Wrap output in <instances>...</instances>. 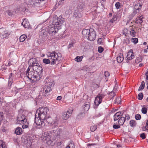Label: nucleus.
I'll list each match as a JSON object with an SVG mask.
<instances>
[{"label":"nucleus","mask_w":148,"mask_h":148,"mask_svg":"<svg viewBox=\"0 0 148 148\" xmlns=\"http://www.w3.org/2000/svg\"><path fill=\"white\" fill-rule=\"evenodd\" d=\"M64 22V19L61 16L57 18H53V25L48 27L47 31L51 35H54L60 29V26Z\"/></svg>","instance_id":"f257e3e1"},{"label":"nucleus","mask_w":148,"mask_h":148,"mask_svg":"<svg viewBox=\"0 0 148 148\" xmlns=\"http://www.w3.org/2000/svg\"><path fill=\"white\" fill-rule=\"evenodd\" d=\"M47 58L51 60H50V64L51 65L56 64L57 62L61 60V54L58 53H56L55 51L53 52H48L47 54Z\"/></svg>","instance_id":"f03ea898"},{"label":"nucleus","mask_w":148,"mask_h":148,"mask_svg":"<svg viewBox=\"0 0 148 148\" xmlns=\"http://www.w3.org/2000/svg\"><path fill=\"white\" fill-rule=\"evenodd\" d=\"M84 4L82 2L77 3V6L75 7L73 13V16L77 19L81 18L82 16V11L84 8Z\"/></svg>","instance_id":"7ed1b4c3"},{"label":"nucleus","mask_w":148,"mask_h":148,"mask_svg":"<svg viewBox=\"0 0 148 148\" xmlns=\"http://www.w3.org/2000/svg\"><path fill=\"white\" fill-rule=\"evenodd\" d=\"M82 33L84 38H86L90 41H93L95 39V32L92 29H84L82 31Z\"/></svg>","instance_id":"20e7f679"},{"label":"nucleus","mask_w":148,"mask_h":148,"mask_svg":"<svg viewBox=\"0 0 148 148\" xmlns=\"http://www.w3.org/2000/svg\"><path fill=\"white\" fill-rule=\"evenodd\" d=\"M26 75L29 79L35 82L39 80L40 78V75L36 74L34 71H30L29 67L26 71Z\"/></svg>","instance_id":"39448f33"},{"label":"nucleus","mask_w":148,"mask_h":148,"mask_svg":"<svg viewBox=\"0 0 148 148\" xmlns=\"http://www.w3.org/2000/svg\"><path fill=\"white\" fill-rule=\"evenodd\" d=\"M18 114L16 119V123L17 124L22 125L27 123V120L26 116L24 115V110L20 109L18 110Z\"/></svg>","instance_id":"423d86ee"},{"label":"nucleus","mask_w":148,"mask_h":148,"mask_svg":"<svg viewBox=\"0 0 148 148\" xmlns=\"http://www.w3.org/2000/svg\"><path fill=\"white\" fill-rule=\"evenodd\" d=\"M62 131V129L59 128H58L57 129H56L51 131V133L55 138L54 140H56V139H58L60 138L61 136Z\"/></svg>","instance_id":"0eeeda50"},{"label":"nucleus","mask_w":148,"mask_h":148,"mask_svg":"<svg viewBox=\"0 0 148 148\" xmlns=\"http://www.w3.org/2000/svg\"><path fill=\"white\" fill-rule=\"evenodd\" d=\"M37 116H35V123L36 125H41L42 126H44L45 123V121L48 122V121L50 120V119H48L46 120H42L40 119H39Z\"/></svg>","instance_id":"6e6552de"},{"label":"nucleus","mask_w":148,"mask_h":148,"mask_svg":"<svg viewBox=\"0 0 148 148\" xmlns=\"http://www.w3.org/2000/svg\"><path fill=\"white\" fill-rule=\"evenodd\" d=\"M73 110L72 108H69L67 111L64 112L63 115V119L65 120L68 119L71 116Z\"/></svg>","instance_id":"1a4fd4ad"},{"label":"nucleus","mask_w":148,"mask_h":148,"mask_svg":"<svg viewBox=\"0 0 148 148\" xmlns=\"http://www.w3.org/2000/svg\"><path fill=\"white\" fill-rule=\"evenodd\" d=\"M104 97V95L102 94L101 95L99 94L95 98L94 103L96 106L97 107L101 103L102 99Z\"/></svg>","instance_id":"9d476101"},{"label":"nucleus","mask_w":148,"mask_h":148,"mask_svg":"<svg viewBox=\"0 0 148 148\" xmlns=\"http://www.w3.org/2000/svg\"><path fill=\"white\" fill-rule=\"evenodd\" d=\"M27 3L32 6L38 7L39 6V2L38 0H29Z\"/></svg>","instance_id":"9b49d317"},{"label":"nucleus","mask_w":148,"mask_h":148,"mask_svg":"<svg viewBox=\"0 0 148 148\" xmlns=\"http://www.w3.org/2000/svg\"><path fill=\"white\" fill-rule=\"evenodd\" d=\"M48 111V109L47 107L39 108L36 111V114L39 113V114H47V112Z\"/></svg>","instance_id":"f8f14e48"},{"label":"nucleus","mask_w":148,"mask_h":148,"mask_svg":"<svg viewBox=\"0 0 148 148\" xmlns=\"http://www.w3.org/2000/svg\"><path fill=\"white\" fill-rule=\"evenodd\" d=\"M48 119H50V120H49L48 122L45 121V123H48V124H50L52 125V127H55L56 126L58 125V123H57V120L55 119L53 120L52 121V119L51 118H48L46 120H47Z\"/></svg>","instance_id":"ddd939ff"},{"label":"nucleus","mask_w":148,"mask_h":148,"mask_svg":"<svg viewBox=\"0 0 148 148\" xmlns=\"http://www.w3.org/2000/svg\"><path fill=\"white\" fill-rule=\"evenodd\" d=\"M0 33L1 35V38H6L10 34L3 28L0 29Z\"/></svg>","instance_id":"4468645a"},{"label":"nucleus","mask_w":148,"mask_h":148,"mask_svg":"<svg viewBox=\"0 0 148 148\" xmlns=\"http://www.w3.org/2000/svg\"><path fill=\"white\" fill-rule=\"evenodd\" d=\"M31 62L29 66V67L32 68V69L35 66L38 65V61L36 59L34 58L31 59Z\"/></svg>","instance_id":"2eb2a0df"},{"label":"nucleus","mask_w":148,"mask_h":148,"mask_svg":"<svg viewBox=\"0 0 148 148\" xmlns=\"http://www.w3.org/2000/svg\"><path fill=\"white\" fill-rule=\"evenodd\" d=\"M33 71L36 72V73L40 75L42 71V67L38 65L35 66L32 69Z\"/></svg>","instance_id":"dca6fc26"},{"label":"nucleus","mask_w":148,"mask_h":148,"mask_svg":"<svg viewBox=\"0 0 148 148\" xmlns=\"http://www.w3.org/2000/svg\"><path fill=\"white\" fill-rule=\"evenodd\" d=\"M90 107V101H89L86 102L84 105L82 106V108L84 109L85 111H88Z\"/></svg>","instance_id":"f3484780"},{"label":"nucleus","mask_w":148,"mask_h":148,"mask_svg":"<svg viewBox=\"0 0 148 148\" xmlns=\"http://www.w3.org/2000/svg\"><path fill=\"white\" fill-rule=\"evenodd\" d=\"M41 90V92H49L52 90V89L50 86L46 85Z\"/></svg>","instance_id":"a211bd4d"},{"label":"nucleus","mask_w":148,"mask_h":148,"mask_svg":"<svg viewBox=\"0 0 148 148\" xmlns=\"http://www.w3.org/2000/svg\"><path fill=\"white\" fill-rule=\"evenodd\" d=\"M16 10L15 9L8 10L5 12V14H7L9 16H12L16 13Z\"/></svg>","instance_id":"6ab92c4d"},{"label":"nucleus","mask_w":148,"mask_h":148,"mask_svg":"<svg viewBox=\"0 0 148 148\" xmlns=\"http://www.w3.org/2000/svg\"><path fill=\"white\" fill-rule=\"evenodd\" d=\"M47 114H39V113L38 114H36L35 116H37L39 119L43 120H46V115Z\"/></svg>","instance_id":"aec40b11"},{"label":"nucleus","mask_w":148,"mask_h":148,"mask_svg":"<svg viewBox=\"0 0 148 148\" xmlns=\"http://www.w3.org/2000/svg\"><path fill=\"white\" fill-rule=\"evenodd\" d=\"M124 58L123 55L122 53L119 54L116 60L118 63H120L123 60Z\"/></svg>","instance_id":"412c9836"},{"label":"nucleus","mask_w":148,"mask_h":148,"mask_svg":"<svg viewBox=\"0 0 148 148\" xmlns=\"http://www.w3.org/2000/svg\"><path fill=\"white\" fill-rule=\"evenodd\" d=\"M21 24L25 28H28L29 25V24L27 19H24Z\"/></svg>","instance_id":"4be33fe9"},{"label":"nucleus","mask_w":148,"mask_h":148,"mask_svg":"<svg viewBox=\"0 0 148 148\" xmlns=\"http://www.w3.org/2000/svg\"><path fill=\"white\" fill-rule=\"evenodd\" d=\"M15 132L16 135H20L23 132L22 129L21 127H17L15 130Z\"/></svg>","instance_id":"5701e85b"},{"label":"nucleus","mask_w":148,"mask_h":148,"mask_svg":"<svg viewBox=\"0 0 148 148\" xmlns=\"http://www.w3.org/2000/svg\"><path fill=\"white\" fill-rule=\"evenodd\" d=\"M48 93H39V95H38V99H40L42 98H43L44 97H47L48 95L47 94Z\"/></svg>","instance_id":"b1692460"},{"label":"nucleus","mask_w":148,"mask_h":148,"mask_svg":"<svg viewBox=\"0 0 148 148\" xmlns=\"http://www.w3.org/2000/svg\"><path fill=\"white\" fill-rule=\"evenodd\" d=\"M125 121L124 116H121L118 121V123L120 125H123Z\"/></svg>","instance_id":"393cba45"},{"label":"nucleus","mask_w":148,"mask_h":148,"mask_svg":"<svg viewBox=\"0 0 148 148\" xmlns=\"http://www.w3.org/2000/svg\"><path fill=\"white\" fill-rule=\"evenodd\" d=\"M120 113H116L114 115V121H116L119 120V119L121 117V116L119 115Z\"/></svg>","instance_id":"a878e982"},{"label":"nucleus","mask_w":148,"mask_h":148,"mask_svg":"<svg viewBox=\"0 0 148 148\" xmlns=\"http://www.w3.org/2000/svg\"><path fill=\"white\" fill-rule=\"evenodd\" d=\"M130 125L132 127H134L136 125V123L135 120H131L130 121Z\"/></svg>","instance_id":"bb28decb"},{"label":"nucleus","mask_w":148,"mask_h":148,"mask_svg":"<svg viewBox=\"0 0 148 148\" xmlns=\"http://www.w3.org/2000/svg\"><path fill=\"white\" fill-rule=\"evenodd\" d=\"M27 38V36L25 34L21 35L19 38L21 42H23Z\"/></svg>","instance_id":"cd10ccee"},{"label":"nucleus","mask_w":148,"mask_h":148,"mask_svg":"<svg viewBox=\"0 0 148 148\" xmlns=\"http://www.w3.org/2000/svg\"><path fill=\"white\" fill-rule=\"evenodd\" d=\"M117 19V15L114 14L112 17V19L110 20V22L111 23H113L115 21H116Z\"/></svg>","instance_id":"c85d7f7f"},{"label":"nucleus","mask_w":148,"mask_h":148,"mask_svg":"<svg viewBox=\"0 0 148 148\" xmlns=\"http://www.w3.org/2000/svg\"><path fill=\"white\" fill-rule=\"evenodd\" d=\"M145 86V83L144 81H142L141 82V84L140 85V86L139 87L138 90L140 91V90H142L144 88Z\"/></svg>","instance_id":"c756f323"},{"label":"nucleus","mask_w":148,"mask_h":148,"mask_svg":"<svg viewBox=\"0 0 148 148\" xmlns=\"http://www.w3.org/2000/svg\"><path fill=\"white\" fill-rule=\"evenodd\" d=\"M46 83H47V86H53L54 85L53 81L51 80H49L48 82L47 81L46 82Z\"/></svg>","instance_id":"7c9ffc66"},{"label":"nucleus","mask_w":148,"mask_h":148,"mask_svg":"<svg viewBox=\"0 0 148 148\" xmlns=\"http://www.w3.org/2000/svg\"><path fill=\"white\" fill-rule=\"evenodd\" d=\"M0 148H5V145L3 141L0 140Z\"/></svg>","instance_id":"2f4dec72"},{"label":"nucleus","mask_w":148,"mask_h":148,"mask_svg":"<svg viewBox=\"0 0 148 148\" xmlns=\"http://www.w3.org/2000/svg\"><path fill=\"white\" fill-rule=\"evenodd\" d=\"M84 116V113H80L77 115V118L78 119H82Z\"/></svg>","instance_id":"473e14b6"},{"label":"nucleus","mask_w":148,"mask_h":148,"mask_svg":"<svg viewBox=\"0 0 148 148\" xmlns=\"http://www.w3.org/2000/svg\"><path fill=\"white\" fill-rule=\"evenodd\" d=\"M50 59L45 58L43 60V62L45 64L50 63Z\"/></svg>","instance_id":"72a5a7b5"},{"label":"nucleus","mask_w":148,"mask_h":148,"mask_svg":"<svg viewBox=\"0 0 148 148\" xmlns=\"http://www.w3.org/2000/svg\"><path fill=\"white\" fill-rule=\"evenodd\" d=\"M97 126L96 125L92 126L90 127V130L92 132H94L97 129Z\"/></svg>","instance_id":"f704fd0d"},{"label":"nucleus","mask_w":148,"mask_h":148,"mask_svg":"<svg viewBox=\"0 0 148 148\" xmlns=\"http://www.w3.org/2000/svg\"><path fill=\"white\" fill-rule=\"evenodd\" d=\"M143 97V93H139L138 95L137 98L139 100H142Z\"/></svg>","instance_id":"c9c22d12"},{"label":"nucleus","mask_w":148,"mask_h":148,"mask_svg":"<svg viewBox=\"0 0 148 148\" xmlns=\"http://www.w3.org/2000/svg\"><path fill=\"white\" fill-rule=\"evenodd\" d=\"M138 5H135L134 8V12L136 13H137L138 12H139V10L141 8H138Z\"/></svg>","instance_id":"e433bc0d"},{"label":"nucleus","mask_w":148,"mask_h":148,"mask_svg":"<svg viewBox=\"0 0 148 148\" xmlns=\"http://www.w3.org/2000/svg\"><path fill=\"white\" fill-rule=\"evenodd\" d=\"M130 34L132 36L134 37L135 36L136 33L134 30H131L130 32Z\"/></svg>","instance_id":"4c0bfd02"},{"label":"nucleus","mask_w":148,"mask_h":148,"mask_svg":"<svg viewBox=\"0 0 148 148\" xmlns=\"http://www.w3.org/2000/svg\"><path fill=\"white\" fill-rule=\"evenodd\" d=\"M132 41L135 44H136L138 42V39L136 38H134L132 39Z\"/></svg>","instance_id":"58836bf2"},{"label":"nucleus","mask_w":148,"mask_h":148,"mask_svg":"<svg viewBox=\"0 0 148 148\" xmlns=\"http://www.w3.org/2000/svg\"><path fill=\"white\" fill-rule=\"evenodd\" d=\"M82 57L77 56L75 58V60L77 62H80L82 60Z\"/></svg>","instance_id":"ea45409f"},{"label":"nucleus","mask_w":148,"mask_h":148,"mask_svg":"<svg viewBox=\"0 0 148 148\" xmlns=\"http://www.w3.org/2000/svg\"><path fill=\"white\" fill-rule=\"evenodd\" d=\"M117 85H116L113 89V92H118L120 90H119V89L118 88Z\"/></svg>","instance_id":"a19ab883"},{"label":"nucleus","mask_w":148,"mask_h":148,"mask_svg":"<svg viewBox=\"0 0 148 148\" xmlns=\"http://www.w3.org/2000/svg\"><path fill=\"white\" fill-rule=\"evenodd\" d=\"M134 56L133 51L131 52V54L130 56L129 57H127V59L129 60H130L134 58Z\"/></svg>","instance_id":"79ce46f5"},{"label":"nucleus","mask_w":148,"mask_h":148,"mask_svg":"<svg viewBox=\"0 0 148 148\" xmlns=\"http://www.w3.org/2000/svg\"><path fill=\"white\" fill-rule=\"evenodd\" d=\"M142 112L144 114H146L147 113V109L146 108H143L141 110Z\"/></svg>","instance_id":"37998d69"},{"label":"nucleus","mask_w":148,"mask_h":148,"mask_svg":"<svg viewBox=\"0 0 148 148\" xmlns=\"http://www.w3.org/2000/svg\"><path fill=\"white\" fill-rule=\"evenodd\" d=\"M104 50V49L101 46L99 47L98 48V51L99 53L102 52Z\"/></svg>","instance_id":"c03bdc74"},{"label":"nucleus","mask_w":148,"mask_h":148,"mask_svg":"<svg viewBox=\"0 0 148 148\" xmlns=\"http://www.w3.org/2000/svg\"><path fill=\"white\" fill-rule=\"evenodd\" d=\"M141 118V115L139 114H136L135 116V118L136 120H139Z\"/></svg>","instance_id":"a18cd8bd"},{"label":"nucleus","mask_w":148,"mask_h":148,"mask_svg":"<svg viewBox=\"0 0 148 148\" xmlns=\"http://www.w3.org/2000/svg\"><path fill=\"white\" fill-rule=\"evenodd\" d=\"M23 124V125L22 126V127L23 129L27 128L28 127V122H27V123H25L24 124Z\"/></svg>","instance_id":"49530a36"},{"label":"nucleus","mask_w":148,"mask_h":148,"mask_svg":"<svg viewBox=\"0 0 148 148\" xmlns=\"http://www.w3.org/2000/svg\"><path fill=\"white\" fill-rule=\"evenodd\" d=\"M116 101L117 104H120L121 103V99L119 97H118L116 99Z\"/></svg>","instance_id":"de8ad7c7"},{"label":"nucleus","mask_w":148,"mask_h":148,"mask_svg":"<svg viewBox=\"0 0 148 148\" xmlns=\"http://www.w3.org/2000/svg\"><path fill=\"white\" fill-rule=\"evenodd\" d=\"M142 59L140 57H138L135 60V62L136 63H138L142 61Z\"/></svg>","instance_id":"09e8293b"},{"label":"nucleus","mask_w":148,"mask_h":148,"mask_svg":"<svg viewBox=\"0 0 148 148\" xmlns=\"http://www.w3.org/2000/svg\"><path fill=\"white\" fill-rule=\"evenodd\" d=\"M64 0H59L58 1V4L59 5H61L64 3Z\"/></svg>","instance_id":"8fccbe9b"},{"label":"nucleus","mask_w":148,"mask_h":148,"mask_svg":"<svg viewBox=\"0 0 148 148\" xmlns=\"http://www.w3.org/2000/svg\"><path fill=\"white\" fill-rule=\"evenodd\" d=\"M115 7H116V8L118 9H119L120 8V3L119 2H117L115 4Z\"/></svg>","instance_id":"3c124183"},{"label":"nucleus","mask_w":148,"mask_h":148,"mask_svg":"<svg viewBox=\"0 0 148 148\" xmlns=\"http://www.w3.org/2000/svg\"><path fill=\"white\" fill-rule=\"evenodd\" d=\"M101 114L100 113H98L97 114H96L95 116L93 117V118L95 119L96 118H97L99 117V116H101Z\"/></svg>","instance_id":"603ef678"},{"label":"nucleus","mask_w":148,"mask_h":148,"mask_svg":"<svg viewBox=\"0 0 148 148\" xmlns=\"http://www.w3.org/2000/svg\"><path fill=\"white\" fill-rule=\"evenodd\" d=\"M132 51V50L130 49V51L127 53V57H129L130 56L131 54V52Z\"/></svg>","instance_id":"864d4df0"},{"label":"nucleus","mask_w":148,"mask_h":148,"mask_svg":"<svg viewBox=\"0 0 148 148\" xmlns=\"http://www.w3.org/2000/svg\"><path fill=\"white\" fill-rule=\"evenodd\" d=\"M3 114L2 112H0V121L2 120L3 118Z\"/></svg>","instance_id":"5fc2aeb1"},{"label":"nucleus","mask_w":148,"mask_h":148,"mask_svg":"<svg viewBox=\"0 0 148 148\" xmlns=\"http://www.w3.org/2000/svg\"><path fill=\"white\" fill-rule=\"evenodd\" d=\"M120 125H114L113 126V127L114 129H117L120 128Z\"/></svg>","instance_id":"6e6d98bb"},{"label":"nucleus","mask_w":148,"mask_h":148,"mask_svg":"<svg viewBox=\"0 0 148 148\" xmlns=\"http://www.w3.org/2000/svg\"><path fill=\"white\" fill-rule=\"evenodd\" d=\"M124 117H125V120H127L128 121L130 119V116L128 114H125V116H124Z\"/></svg>","instance_id":"4d7b16f0"},{"label":"nucleus","mask_w":148,"mask_h":148,"mask_svg":"<svg viewBox=\"0 0 148 148\" xmlns=\"http://www.w3.org/2000/svg\"><path fill=\"white\" fill-rule=\"evenodd\" d=\"M102 39L101 38H99L97 40V42L99 44H101L102 42Z\"/></svg>","instance_id":"13d9d810"},{"label":"nucleus","mask_w":148,"mask_h":148,"mask_svg":"<svg viewBox=\"0 0 148 148\" xmlns=\"http://www.w3.org/2000/svg\"><path fill=\"white\" fill-rule=\"evenodd\" d=\"M140 137L143 139H144L146 138V135L145 133H143L140 135Z\"/></svg>","instance_id":"bf43d9fd"},{"label":"nucleus","mask_w":148,"mask_h":148,"mask_svg":"<svg viewBox=\"0 0 148 148\" xmlns=\"http://www.w3.org/2000/svg\"><path fill=\"white\" fill-rule=\"evenodd\" d=\"M104 75L105 77H109L110 75V74L107 71H106L104 73Z\"/></svg>","instance_id":"052dcab7"},{"label":"nucleus","mask_w":148,"mask_h":148,"mask_svg":"<svg viewBox=\"0 0 148 148\" xmlns=\"http://www.w3.org/2000/svg\"><path fill=\"white\" fill-rule=\"evenodd\" d=\"M146 76V82L147 83V84H148V71H147L145 74Z\"/></svg>","instance_id":"680f3d73"},{"label":"nucleus","mask_w":148,"mask_h":148,"mask_svg":"<svg viewBox=\"0 0 148 148\" xmlns=\"http://www.w3.org/2000/svg\"><path fill=\"white\" fill-rule=\"evenodd\" d=\"M145 130H148V119L146 122V126L145 127Z\"/></svg>","instance_id":"e2e57ef3"},{"label":"nucleus","mask_w":148,"mask_h":148,"mask_svg":"<svg viewBox=\"0 0 148 148\" xmlns=\"http://www.w3.org/2000/svg\"><path fill=\"white\" fill-rule=\"evenodd\" d=\"M8 83L9 84H10L11 85L12 83V79H9V81H8Z\"/></svg>","instance_id":"0e129e2a"},{"label":"nucleus","mask_w":148,"mask_h":148,"mask_svg":"<svg viewBox=\"0 0 148 148\" xmlns=\"http://www.w3.org/2000/svg\"><path fill=\"white\" fill-rule=\"evenodd\" d=\"M117 113H120L119 115L121 116H122L124 112H117Z\"/></svg>","instance_id":"69168bd1"},{"label":"nucleus","mask_w":148,"mask_h":148,"mask_svg":"<svg viewBox=\"0 0 148 148\" xmlns=\"http://www.w3.org/2000/svg\"><path fill=\"white\" fill-rule=\"evenodd\" d=\"M62 98V97L61 96H58L57 97V99L58 100H60Z\"/></svg>","instance_id":"338daca9"},{"label":"nucleus","mask_w":148,"mask_h":148,"mask_svg":"<svg viewBox=\"0 0 148 148\" xmlns=\"http://www.w3.org/2000/svg\"><path fill=\"white\" fill-rule=\"evenodd\" d=\"M73 44H70L69 45V46L68 47V48L69 49V48L71 47H73Z\"/></svg>","instance_id":"774afa93"}]
</instances>
